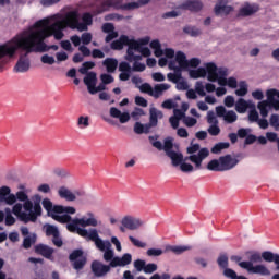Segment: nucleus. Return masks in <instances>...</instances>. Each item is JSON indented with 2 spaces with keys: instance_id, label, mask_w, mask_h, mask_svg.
<instances>
[{
  "instance_id": "obj_1",
  "label": "nucleus",
  "mask_w": 279,
  "mask_h": 279,
  "mask_svg": "<svg viewBox=\"0 0 279 279\" xmlns=\"http://www.w3.org/2000/svg\"><path fill=\"white\" fill-rule=\"evenodd\" d=\"M36 31H32L27 36L13 37L0 47V60L3 58H14L16 51L22 49L27 53H46L47 51H58V45H46L45 40L53 36L56 31L49 26V20H39L34 24Z\"/></svg>"
},
{
  "instance_id": "obj_2",
  "label": "nucleus",
  "mask_w": 279,
  "mask_h": 279,
  "mask_svg": "<svg viewBox=\"0 0 279 279\" xmlns=\"http://www.w3.org/2000/svg\"><path fill=\"white\" fill-rule=\"evenodd\" d=\"M248 256V262H242L239 267L246 269L248 274H259L260 276H271V270H269L265 265H256L254 263H275V271H279V254L271 251H264L262 254L255 251L246 252Z\"/></svg>"
},
{
  "instance_id": "obj_3",
  "label": "nucleus",
  "mask_w": 279,
  "mask_h": 279,
  "mask_svg": "<svg viewBox=\"0 0 279 279\" xmlns=\"http://www.w3.org/2000/svg\"><path fill=\"white\" fill-rule=\"evenodd\" d=\"M132 264V254L125 253L121 257H114L112 262L109 263V265H106L99 260L92 262V274L96 278H104V276L110 274L111 268L117 267H128V265Z\"/></svg>"
},
{
  "instance_id": "obj_4",
  "label": "nucleus",
  "mask_w": 279,
  "mask_h": 279,
  "mask_svg": "<svg viewBox=\"0 0 279 279\" xmlns=\"http://www.w3.org/2000/svg\"><path fill=\"white\" fill-rule=\"evenodd\" d=\"M80 21V12L69 11L64 17L49 25L50 29L54 32V40H62L64 38V29H75V24Z\"/></svg>"
},
{
  "instance_id": "obj_5",
  "label": "nucleus",
  "mask_w": 279,
  "mask_h": 279,
  "mask_svg": "<svg viewBox=\"0 0 279 279\" xmlns=\"http://www.w3.org/2000/svg\"><path fill=\"white\" fill-rule=\"evenodd\" d=\"M90 239L95 243L97 250L104 252L102 258L105 263H112V260L117 258V256H114V251L112 250V244L110 241L101 240V238H99V235H97L95 232L90 234Z\"/></svg>"
},
{
  "instance_id": "obj_6",
  "label": "nucleus",
  "mask_w": 279,
  "mask_h": 279,
  "mask_svg": "<svg viewBox=\"0 0 279 279\" xmlns=\"http://www.w3.org/2000/svg\"><path fill=\"white\" fill-rule=\"evenodd\" d=\"M43 207L47 211L48 217H51L54 221H58V223H71V215H57L56 205L51 202L49 198H44Z\"/></svg>"
},
{
  "instance_id": "obj_7",
  "label": "nucleus",
  "mask_w": 279,
  "mask_h": 279,
  "mask_svg": "<svg viewBox=\"0 0 279 279\" xmlns=\"http://www.w3.org/2000/svg\"><path fill=\"white\" fill-rule=\"evenodd\" d=\"M69 260L72 263V267L75 271H82V269L86 267V263H88V259L84 256V251L82 248L72 251L69 255Z\"/></svg>"
},
{
  "instance_id": "obj_8",
  "label": "nucleus",
  "mask_w": 279,
  "mask_h": 279,
  "mask_svg": "<svg viewBox=\"0 0 279 279\" xmlns=\"http://www.w3.org/2000/svg\"><path fill=\"white\" fill-rule=\"evenodd\" d=\"M207 80L208 82H217L219 86H228V78L226 76H219L217 74V64L215 63H207Z\"/></svg>"
},
{
  "instance_id": "obj_9",
  "label": "nucleus",
  "mask_w": 279,
  "mask_h": 279,
  "mask_svg": "<svg viewBox=\"0 0 279 279\" xmlns=\"http://www.w3.org/2000/svg\"><path fill=\"white\" fill-rule=\"evenodd\" d=\"M80 225H75V220L73 218H71V222L66 225V230L69 232H76L78 234V236H83V239H88L89 241H93L90 239V234L96 233L97 236H99V232L97 231V229H92L86 230V229H82L80 227H77Z\"/></svg>"
},
{
  "instance_id": "obj_10",
  "label": "nucleus",
  "mask_w": 279,
  "mask_h": 279,
  "mask_svg": "<svg viewBox=\"0 0 279 279\" xmlns=\"http://www.w3.org/2000/svg\"><path fill=\"white\" fill-rule=\"evenodd\" d=\"M210 156V151L208 148H201V150L197 153V155H190L183 159V162H186V160H190V162H193L195 165V169H202V162L206 160Z\"/></svg>"
},
{
  "instance_id": "obj_11",
  "label": "nucleus",
  "mask_w": 279,
  "mask_h": 279,
  "mask_svg": "<svg viewBox=\"0 0 279 279\" xmlns=\"http://www.w3.org/2000/svg\"><path fill=\"white\" fill-rule=\"evenodd\" d=\"M58 195L61 199H65V202H75L77 197H84L85 193L80 191L73 193L69 187L61 186L58 190Z\"/></svg>"
},
{
  "instance_id": "obj_12",
  "label": "nucleus",
  "mask_w": 279,
  "mask_h": 279,
  "mask_svg": "<svg viewBox=\"0 0 279 279\" xmlns=\"http://www.w3.org/2000/svg\"><path fill=\"white\" fill-rule=\"evenodd\" d=\"M0 203L7 204V206H14L16 204V197L12 194V189L8 185L0 187Z\"/></svg>"
},
{
  "instance_id": "obj_13",
  "label": "nucleus",
  "mask_w": 279,
  "mask_h": 279,
  "mask_svg": "<svg viewBox=\"0 0 279 279\" xmlns=\"http://www.w3.org/2000/svg\"><path fill=\"white\" fill-rule=\"evenodd\" d=\"M234 12V7L228 5V0H220L214 8V14L216 16H229Z\"/></svg>"
},
{
  "instance_id": "obj_14",
  "label": "nucleus",
  "mask_w": 279,
  "mask_h": 279,
  "mask_svg": "<svg viewBox=\"0 0 279 279\" xmlns=\"http://www.w3.org/2000/svg\"><path fill=\"white\" fill-rule=\"evenodd\" d=\"M87 217L88 218H74V226H81V228H97V226H99L94 213H87Z\"/></svg>"
},
{
  "instance_id": "obj_15",
  "label": "nucleus",
  "mask_w": 279,
  "mask_h": 279,
  "mask_svg": "<svg viewBox=\"0 0 279 279\" xmlns=\"http://www.w3.org/2000/svg\"><path fill=\"white\" fill-rule=\"evenodd\" d=\"M25 53L20 56V59L17 60L15 66H14V71L15 73H27V71H29V58H27V56H29V53L32 52H27V50H24Z\"/></svg>"
},
{
  "instance_id": "obj_16",
  "label": "nucleus",
  "mask_w": 279,
  "mask_h": 279,
  "mask_svg": "<svg viewBox=\"0 0 279 279\" xmlns=\"http://www.w3.org/2000/svg\"><path fill=\"white\" fill-rule=\"evenodd\" d=\"M181 10H187L189 12H193L197 14V12H202L204 10V2L202 0H186L180 5Z\"/></svg>"
},
{
  "instance_id": "obj_17",
  "label": "nucleus",
  "mask_w": 279,
  "mask_h": 279,
  "mask_svg": "<svg viewBox=\"0 0 279 279\" xmlns=\"http://www.w3.org/2000/svg\"><path fill=\"white\" fill-rule=\"evenodd\" d=\"M121 223L126 230H138V228L143 226V220L132 216H124L121 220Z\"/></svg>"
},
{
  "instance_id": "obj_18",
  "label": "nucleus",
  "mask_w": 279,
  "mask_h": 279,
  "mask_svg": "<svg viewBox=\"0 0 279 279\" xmlns=\"http://www.w3.org/2000/svg\"><path fill=\"white\" fill-rule=\"evenodd\" d=\"M219 162L222 171H230V169H234V167L239 165V160L236 158H232V155L219 157Z\"/></svg>"
},
{
  "instance_id": "obj_19",
  "label": "nucleus",
  "mask_w": 279,
  "mask_h": 279,
  "mask_svg": "<svg viewBox=\"0 0 279 279\" xmlns=\"http://www.w3.org/2000/svg\"><path fill=\"white\" fill-rule=\"evenodd\" d=\"M131 45H132V39H130L128 35H121L118 40H113L111 43V49H113V51H121L123 47L126 46L130 48Z\"/></svg>"
},
{
  "instance_id": "obj_20",
  "label": "nucleus",
  "mask_w": 279,
  "mask_h": 279,
  "mask_svg": "<svg viewBox=\"0 0 279 279\" xmlns=\"http://www.w3.org/2000/svg\"><path fill=\"white\" fill-rule=\"evenodd\" d=\"M138 44L134 41L126 50L125 61L126 62H141L143 60V56L134 54V51H138Z\"/></svg>"
},
{
  "instance_id": "obj_21",
  "label": "nucleus",
  "mask_w": 279,
  "mask_h": 279,
  "mask_svg": "<svg viewBox=\"0 0 279 279\" xmlns=\"http://www.w3.org/2000/svg\"><path fill=\"white\" fill-rule=\"evenodd\" d=\"M53 252V247L47 244H37L35 246V254H39V256H44V258H47L48 260H51Z\"/></svg>"
},
{
  "instance_id": "obj_22",
  "label": "nucleus",
  "mask_w": 279,
  "mask_h": 279,
  "mask_svg": "<svg viewBox=\"0 0 279 279\" xmlns=\"http://www.w3.org/2000/svg\"><path fill=\"white\" fill-rule=\"evenodd\" d=\"M258 10H260V7L258 4H250L246 3L244 7H242L239 12H238V19H240V16H252L253 14H256V12H258Z\"/></svg>"
},
{
  "instance_id": "obj_23",
  "label": "nucleus",
  "mask_w": 279,
  "mask_h": 279,
  "mask_svg": "<svg viewBox=\"0 0 279 279\" xmlns=\"http://www.w3.org/2000/svg\"><path fill=\"white\" fill-rule=\"evenodd\" d=\"M101 8H114V10L130 11L128 3L123 4V0H105L101 2Z\"/></svg>"
},
{
  "instance_id": "obj_24",
  "label": "nucleus",
  "mask_w": 279,
  "mask_h": 279,
  "mask_svg": "<svg viewBox=\"0 0 279 279\" xmlns=\"http://www.w3.org/2000/svg\"><path fill=\"white\" fill-rule=\"evenodd\" d=\"M83 82H84V84H86L88 93H90V90L95 86H97V73L88 72L86 74V76L84 77Z\"/></svg>"
},
{
  "instance_id": "obj_25",
  "label": "nucleus",
  "mask_w": 279,
  "mask_h": 279,
  "mask_svg": "<svg viewBox=\"0 0 279 279\" xmlns=\"http://www.w3.org/2000/svg\"><path fill=\"white\" fill-rule=\"evenodd\" d=\"M149 114H150L149 116V124L155 128L158 125V119H162L165 117L162 111H160L156 108H150Z\"/></svg>"
},
{
  "instance_id": "obj_26",
  "label": "nucleus",
  "mask_w": 279,
  "mask_h": 279,
  "mask_svg": "<svg viewBox=\"0 0 279 279\" xmlns=\"http://www.w3.org/2000/svg\"><path fill=\"white\" fill-rule=\"evenodd\" d=\"M169 88H171V85L167 83L156 84L153 88L151 97L158 99L161 97L162 93H165V90H169Z\"/></svg>"
},
{
  "instance_id": "obj_27",
  "label": "nucleus",
  "mask_w": 279,
  "mask_h": 279,
  "mask_svg": "<svg viewBox=\"0 0 279 279\" xmlns=\"http://www.w3.org/2000/svg\"><path fill=\"white\" fill-rule=\"evenodd\" d=\"M54 213H57V215H75L77 210L75 207L71 206L54 205Z\"/></svg>"
},
{
  "instance_id": "obj_28",
  "label": "nucleus",
  "mask_w": 279,
  "mask_h": 279,
  "mask_svg": "<svg viewBox=\"0 0 279 279\" xmlns=\"http://www.w3.org/2000/svg\"><path fill=\"white\" fill-rule=\"evenodd\" d=\"M168 158L172 160V167H180L182 162H184V155L182 153H168Z\"/></svg>"
},
{
  "instance_id": "obj_29",
  "label": "nucleus",
  "mask_w": 279,
  "mask_h": 279,
  "mask_svg": "<svg viewBox=\"0 0 279 279\" xmlns=\"http://www.w3.org/2000/svg\"><path fill=\"white\" fill-rule=\"evenodd\" d=\"M102 65L106 66L107 73H114L117 66H119V61L114 58H107L104 60Z\"/></svg>"
},
{
  "instance_id": "obj_30",
  "label": "nucleus",
  "mask_w": 279,
  "mask_h": 279,
  "mask_svg": "<svg viewBox=\"0 0 279 279\" xmlns=\"http://www.w3.org/2000/svg\"><path fill=\"white\" fill-rule=\"evenodd\" d=\"M175 61L178 62L181 69H189V60H186V54L184 52L178 51L175 54Z\"/></svg>"
},
{
  "instance_id": "obj_31",
  "label": "nucleus",
  "mask_w": 279,
  "mask_h": 279,
  "mask_svg": "<svg viewBox=\"0 0 279 279\" xmlns=\"http://www.w3.org/2000/svg\"><path fill=\"white\" fill-rule=\"evenodd\" d=\"M43 230H44L46 236H58V234L60 232L58 227L50 225V223L44 225Z\"/></svg>"
},
{
  "instance_id": "obj_32",
  "label": "nucleus",
  "mask_w": 279,
  "mask_h": 279,
  "mask_svg": "<svg viewBox=\"0 0 279 279\" xmlns=\"http://www.w3.org/2000/svg\"><path fill=\"white\" fill-rule=\"evenodd\" d=\"M208 73V69L198 68L197 70H190L189 75L192 80H199V77H205Z\"/></svg>"
},
{
  "instance_id": "obj_33",
  "label": "nucleus",
  "mask_w": 279,
  "mask_h": 279,
  "mask_svg": "<svg viewBox=\"0 0 279 279\" xmlns=\"http://www.w3.org/2000/svg\"><path fill=\"white\" fill-rule=\"evenodd\" d=\"M36 233H32L28 236L24 238L22 247H24V250H29L36 243Z\"/></svg>"
},
{
  "instance_id": "obj_34",
  "label": "nucleus",
  "mask_w": 279,
  "mask_h": 279,
  "mask_svg": "<svg viewBox=\"0 0 279 279\" xmlns=\"http://www.w3.org/2000/svg\"><path fill=\"white\" fill-rule=\"evenodd\" d=\"M248 108L250 105L243 98H240L235 104V110L239 112V114H244V112H247Z\"/></svg>"
},
{
  "instance_id": "obj_35",
  "label": "nucleus",
  "mask_w": 279,
  "mask_h": 279,
  "mask_svg": "<svg viewBox=\"0 0 279 279\" xmlns=\"http://www.w3.org/2000/svg\"><path fill=\"white\" fill-rule=\"evenodd\" d=\"M208 171L223 172L221 169V161L219 159H213L207 163Z\"/></svg>"
},
{
  "instance_id": "obj_36",
  "label": "nucleus",
  "mask_w": 279,
  "mask_h": 279,
  "mask_svg": "<svg viewBox=\"0 0 279 279\" xmlns=\"http://www.w3.org/2000/svg\"><path fill=\"white\" fill-rule=\"evenodd\" d=\"M167 78L169 80V82L178 84V82H180L182 78V69H177L174 73H168Z\"/></svg>"
},
{
  "instance_id": "obj_37",
  "label": "nucleus",
  "mask_w": 279,
  "mask_h": 279,
  "mask_svg": "<svg viewBox=\"0 0 279 279\" xmlns=\"http://www.w3.org/2000/svg\"><path fill=\"white\" fill-rule=\"evenodd\" d=\"M230 147V143L228 142H220L217 143L213 148H211V154H221L223 149H228Z\"/></svg>"
},
{
  "instance_id": "obj_38",
  "label": "nucleus",
  "mask_w": 279,
  "mask_h": 279,
  "mask_svg": "<svg viewBox=\"0 0 279 279\" xmlns=\"http://www.w3.org/2000/svg\"><path fill=\"white\" fill-rule=\"evenodd\" d=\"M90 69H95V62L86 61L78 69V73H81V75H86V74H88V71H90Z\"/></svg>"
},
{
  "instance_id": "obj_39",
  "label": "nucleus",
  "mask_w": 279,
  "mask_h": 279,
  "mask_svg": "<svg viewBox=\"0 0 279 279\" xmlns=\"http://www.w3.org/2000/svg\"><path fill=\"white\" fill-rule=\"evenodd\" d=\"M5 213V226H14L16 223V218L12 216V209L10 207L4 208Z\"/></svg>"
},
{
  "instance_id": "obj_40",
  "label": "nucleus",
  "mask_w": 279,
  "mask_h": 279,
  "mask_svg": "<svg viewBox=\"0 0 279 279\" xmlns=\"http://www.w3.org/2000/svg\"><path fill=\"white\" fill-rule=\"evenodd\" d=\"M236 119H239V116H236V112L233 110L227 111L223 117V121H226V123H235Z\"/></svg>"
},
{
  "instance_id": "obj_41",
  "label": "nucleus",
  "mask_w": 279,
  "mask_h": 279,
  "mask_svg": "<svg viewBox=\"0 0 279 279\" xmlns=\"http://www.w3.org/2000/svg\"><path fill=\"white\" fill-rule=\"evenodd\" d=\"M151 0H138L137 2H129L126 8L130 10H138V8H143V5H147Z\"/></svg>"
},
{
  "instance_id": "obj_42",
  "label": "nucleus",
  "mask_w": 279,
  "mask_h": 279,
  "mask_svg": "<svg viewBox=\"0 0 279 279\" xmlns=\"http://www.w3.org/2000/svg\"><path fill=\"white\" fill-rule=\"evenodd\" d=\"M269 106V101L267 100H263L260 102H258L257 108L262 114V117H267V114H269V110L267 109Z\"/></svg>"
},
{
  "instance_id": "obj_43",
  "label": "nucleus",
  "mask_w": 279,
  "mask_h": 279,
  "mask_svg": "<svg viewBox=\"0 0 279 279\" xmlns=\"http://www.w3.org/2000/svg\"><path fill=\"white\" fill-rule=\"evenodd\" d=\"M40 195H35V202L33 205V213H35L36 215H38L40 217V215H43V207L40 206Z\"/></svg>"
},
{
  "instance_id": "obj_44",
  "label": "nucleus",
  "mask_w": 279,
  "mask_h": 279,
  "mask_svg": "<svg viewBox=\"0 0 279 279\" xmlns=\"http://www.w3.org/2000/svg\"><path fill=\"white\" fill-rule=\"evenodd\" d=\"M184 34H189L190 36H199L202 34V31L195 26H185L183 28Z\"/></svg>"
},
{
  "instance_id": "obj_45",
  "label": "nucleus",
  "mask_w": 279,
  "mask_h": 279,
  "mask_svg": "<svg viewBox=\"0 0 279 279\" xmlns=\"http://www.w3.org/2000/svg\"><path fill=\"white\" fill-rule=\"evenodd\" d=\"M238 97H245L247 95V84L245 81L240 82V88L235 90Z\"/></svg>"
},
{
  "instance_id": "obj_46",
  "label": "nucleus",
  "mask_w": 279,
  "mask_h": 279,
  "mask_svg": "<svg viewBox=\"0 0 279 279\" xmlns=\"http://www.w3.org/2000/svg\"><path fill=\"white\" fill-rule=\"evenodd\" d=\"M163 151H166V156L173 153V140L167 138L163 142Z\"/></svg>"
},
{
  "instance_id": "obj_47",
  "label": "nucleus",
  "mask_w": 279,
  "mask_h": 279,
  "mask_svg": "<svg viewBox=\"0 0 279 279\" xmlns=\"http://www.w3.org/2000/svg\"><path fill=\"white\" fill-rule=\"evenodd\" d=\"M15 197V204L16 202H27V199H29V196L27 195V193H25V191H19L14 194Z\"/></svg>"
},
{
  "instance_id": "obj_48",
  "label": "nucleus",
  "mask_w": 279,
  "mask_h": 279,
  "mask_svg": "<svg viewBox=\"0 0 279 279\" xmlns=\"http://www.w3.org/2000/svg\"><path fill=\"white\" fill-rule=\"evenodd\" d=\"M217 263L221 269H228V255L222 254L218 257Z\"/></svg>"
},
{
  "instance_id": "obj_49",
  "label": "nucleus",
  "mask_w": 279,
  "mask_h": 279,
  "mask_svg": "<svg viewBox=\"0 0 279 279\" xmlns=\"http://www.w3.org/2000/svg\"><path fill=\"white\" fill-rule=\"evenodd\" d=\"M154 271H158V265L154 263L145 264L144 274H154Z\"/></svg>"
},
{
  "instance_id": "obj_50",
  "label": "nucleus",
  "mask_w": 279,
  "mask_h": 279,
  "mask_svg": "<svg viewBox=\"0 0 279 279\" xmlns=\"http://www.w3.org/2000/svg\"><path fill=\"white\" fill-rule=\"evenodd\" d=\"M141 93H146V95H149L151 97L154 87L149 85V83H144L140 86Z\"/></svg>"
},
{
  "instance_id": "obj_51",
  "label": "nucleus",
  "mask_w": 279,
  "mask_h": 279,
  "mask_svg": "<svg viewBox=\"0 0 279 279\" xmlns=\"http://www.w3.org/2000/svg\"><path fill=\"white\" fill-rule=\"evenodd\" d=\"M145 69H147V66L145 65V63H141L138 61H135L133 63V68L132 71H135L136 73H143V71H145Z\"/></svg>"
},
{
  "instance_id": "obj_52",
  "label": "nucleus",
  "mask_w": 279,
  "mask_h": 279,
  "mask_svg": "<svg viewBox=\"0 0 279 279\" xmlns=\"http://www.w3.org/2000/svg\"><path fill=\"white\" fill-rule=\"evenodd\" d=\"M129 240L131 241V243L135 246V247H141V248H145L147 247V243L145 242H141L140 240H137L136 238L130 235Z\"/></svg>"
},
{
  "instance_id": "obj_53",
  "label": "nucleus",
  "mask_w": 279,
  "mask_h": 279,
  "mask_svg": "<svg viewBox=\"0 0 279 279\" xmlns=\"http://www.w3.org/2000/svg\"><path fill=\"white\" fill-rule=\"evenodd\" d=\"M208 133L210 136H219V134H221V129L217 124H213L208 128Z\"/></svg>"
},
{
  "instance_id": "obj_54",
  "label": "nucleus",
  "mask_w": 279,
  "mask_h": 279,
  "mask_svg": "<svg viewBox=\"0 0 279 279\" xmlns=\"http://www.w3.org/2000/svg\"><path fill=\"white\" fill-rule=\"evenodd\" d=\"M191 246H171V252L174 254H184V252H189Z\"/></svg>"
},
{
  "instance_id": "obj_55",
  "label": "nucleus",
  "mask_w": 279,
  "mask_h": 279,
  "mask_svg": "<svg viewBox=\"0 0 279 279\" xmlns=\"http://www.w3.org/2000/svg\"><path fill=\"white\" fill-rule=\"evenodd\" d=\"M195 93H197L199 97H206V92L204 90V84L202 82H196Z\"/></svg>"
},
{
  "instance_id": "obj_56",
  "label": "nucleus",
  "mask_w": 279,
  "mask_h": 279,
  "mask_svg": "<svg viewBox=\"0 0 279 279\" xmlns=\"http://www.w3.org/2000/svg\"><path fill=\"white\" fill-rule=\"evenodd\" d=\"M77 125L81 128H88V125H90L89 118L81 116L78 118Z\"/></svg>"
},
{
  "instance_id": "obj_57",
  "label": "nucleus",
  "mask_w": 279,
  "mask_h": 279,
  "mask_svg": "<svg viewBox=\"0 0 279 279\" xmlns=\"http://www.w3.org/2000/svg\"><path fill=\"white\" fill-rule=\"evenodd\" d=\"M187 154L190 155H195L197 154V151H202V149H199V144H191L187 148H186Z\"/></svg>"
},
{
  "instance_id": "obj_58",
  "label": "nucleus",
  "mask_w": 279,
  "mask_h": 279,
  "mask_svg": "<svg viewBox=\"0 0 279 279\" xmlns=\"http://www.w3.org/2000/svg\"><path fill=\"white\" fill-rule=\"evenodd\" d=\"M41 62L43 64H56V58L49 56V54H44L41 56Z\"/></svg>"
},
{
  "instance_id": "obj_59",
  "label": "nucleus",
  "mask_w": 279,
  "mask_h": 279,
  "mask_svg": "<svg viewBox=\"0 0 279 279\" xmlns=\"http://www.w3.org/2000/svg\"><path fill=\"white\" fill-rule=\"evenodd\" d=\"M119 71H121V73H132V66H130V63L128 62H121Z\"/></svg>"
},
{
  "instance_id": "obj_60",
  "label": "nucleus",
  "mask_w": 279,
  "mask_h": 279,
  "mask_svg": "<svg viewBox=\"0 0 279 279\" xmlns=\"http://www.w3.org/2000/svg\"><path fill=\"white\" fill-rule=\"evenodd\" d=\"M100 80L105 85L112 84V82H114V77L110 74H101Z\"/></svg>"
},
{
  "instance_id": "obj_61",
  "label": "nucleus",
  "mask_w": 279,
  "mask_h": 279,
  "mask_svg": "<svg viewBox=\"0 0 279 279\" xmlns=\"http://www.w3.org/2000/svg\"><path fill=\"white\" fill-rule=\"evenodd\" d=\"M180 169L183 173H191L194 170L193 165L184 161L181 163Z\"/></svg>"
},
{
  "instance_id": "obj_62",
  "label": "nucleus",
  "mask_w": 279,
  "mask_h": 279,
  "mask_svg": "<svg viewBox=\"0 0 279 279\" xmlns=\"http://www.w3.org/2000/svg\"><path fill=\"white\" fill-rule=\"evenodd\" d=\"M82 21L85 25H93V14L90 13H84L82 16Z\"/></svg>"
},
{
  "instance_id": "obj_63",
  "label": "nucleus",
  "mask_w": 279,
  "mask_h": 279,
  "mask_svg": "<svg viewBox=\"0 0 279 279\" xmlns=\"http://www.w3.org/2000/svg\"><path fill=\"white\" fill-rule=\"evenodd\" d=\"M145 260L137 259L134 262V267L136 268V271H145Z\"/></svg>"
},
{
  "instance_id": "obj_64",
  "label": "nucleus",
  "mask_w": 279,
  "mask_h": 279,
  "mask_svg": "<svg viewBox=\"0 0 279 279\" xmlns=\"http://www.w3.org/2000/svg\"><path fill=\"white\" fill-rule=\"evenodd\" d=\"M267 99H268L269 106L275 108V110H279V100L278 99H276L275 97H270V96H267Z\"/></svg>"
}]
</instances>
